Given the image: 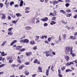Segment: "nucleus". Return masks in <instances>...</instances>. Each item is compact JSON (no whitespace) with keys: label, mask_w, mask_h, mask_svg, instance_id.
Masks as SVG:
<instances>
[{"label":"nucleus","mask_w":77,"mask_h":77,"mask_svg":"<svg viewBox=\"0 0 77 77\" xmlns=\"http://www.w3.org/2000/svg\"><path fill=\"white\" fill-rule=\"evenodd\" d=\"M65 51L66 52H68V53H70V54L73 57L75 56V54L72 53V47L66 48Z\"/></svg>","instance_id":"obj_1"},{"label":"nucleus","mask_w":77,"mask_h":77,"mask_svg":"<svg viewBox=\"0 0 77 77\" xmlns=\"http://www.w3.org/2000/svg\"><path fill=\"white\" fill-rule=\"evenodd\" d=\"M50 67H51V66H48V69H47L46 72V75L47 76H48V72H49V70H50Z\"/></svg>","instance_id":"obj_2"},{"label":"nucleus","mask_w":77,"mask_h":77,"mask_svg":"<svg viewBox=\"0 0 77 77\" xmlns=\"http://www.w3.org/2000/svg\"><path fill=\"white\" fill-rule=\"evenodd\" d=\"M26 54L27 56H30V55L32 54V53L31 52H26Z\"/></svg>","instance_id":"obj_3"},{"label":"nucleus","mask_w":77,"mask_h":77,"mask_svg":"<svg viewBox=\"0 0 77 77\" xmlns=\"http://www.w3.org/2000/svg\"><path fill=\"white\" fill-rule=\"evenodd\" d=\"M0 53L1 54H2L1 56H6L8 54L5 53V52H1L0 51Z\"/></svg>","instance_id":"obj_4"},{"label":"nucleus","mask_w":77,"mask_h":77,"mask_svg":"<svg viewBox=\"0 0 77 77\" xmlns=\"http://www.w3.org/2000/svg\"><path fill=\"white\" fill-rule=\"evenodd\" d=\"M48 20V18L46 17L44 18L43 19H41V20H42V21H47Z\"/></svg>","instance_id":"obj_5"},{"label":"nucleus","mask_w":77,"mask_h":77,"mask_svg":"<svg viewBox=\"0 0 77 77\" xmlns=\"http://www.w3.org/2000/svg\"><path fill=\"white\" fill-rule=\"evenodd\" d=\"M16 42H17V40H14L11 43L10 45L12 46V45L14 44H15V43H16Z\"/></svg>","instance_id":"obj_6"},{"label":"nucleus","mask_w":77,"mask_h":77,"mask_svg":"<svg viewBox=\"0 0 77 77\" xmlns=\"http://www.w3.org/2000/svg\"><path fill=\"white\" fill-rule=\"evenodd\" d=\"M7 42H6V41H4L2 44L1 45V46H2V47H3V46H5V44H6Z\"/></svg>","instance_id":"obj_7"},{"label":"nucleus","mask_w":77,"mask_h":77,"mask_svg":"<svg viewBox=\"0 0 77 77\" xmlns=\"http://www.w3.org/2000/svg\"><path fill=\"white\" fill-rule=\"evenodd\" d=\"M22 48V46H18L16 48V50H20L21 48Z\"/></svg>","instance_id":"obj_8"},{"label":"nucleus","mask_w":77,"mask_h":77,"mask_svg":"<svg viewBox=\"0 0 77 77\" xmlns=\"http://www.w3.org/2000/svg\"><path fill=\"white\" fill-rule=\"evenodd\" d=\"M31 29H32V28L29 26H27L25 27V29H26V30H31Z\"/></svg>","instance_id":"obj_9"},{"label":"nucleus","mask_w":77,"mask_h":77,"mask_svg":"<svg viewBox=\"0 0 77 77\" xmlns=\"http://www.w3.org/2000/svg\"><path fill=\"white\" fill-rule=\"evenodd\" d=\"M60 12L62 13L63 14H66V11H65L63 10H60Z\"/></svg>","instance_id":"obj_10"},{"label":"nucleus","mask_w":77,"mask_h":77,"mask_svg":"<svg viewBox=\"0 0 77 77\" xmlns=\"http://www.w3.org/2000/svg\"><path fill=\"white\" fill-rule=\"evenodd\" d=\"M29 43L31 45H35L36 44L35 41H30L29 42Z\"/></svg>","instance_id":"obj_11"},{"label":"nucleus","mask_w":77,"mask_h":77,"mask_svg":"<svg viewBox=\"0 0 77 77\" xmlns=\"http://www.w3.org/2000/svg\"><path fill=\"white\" fill-rule=\"evenodd\" d=\"M65 59L67 61H69V58L68 56H66L65 57Z\"/></svg>","instance_id":"obj_12"},{"label":"nucleus","mask_w":77,"mask_h":77,"mask_svg":"<svg viewBox=\"0 0 77 77\" xmlns=\"http://www.w3.org/2000/svg\"><path fill=\"white\" fill-rule=\"evenodd\" d=\"M71 64H73V62H68L66 63V65L67 66H69V65H70Z\"/></svg>","instance_id":"obj_13"},{"label":"nucleus","mask_w":77,"mask_h":77,"mask_svg":"<svg viewBox=\"0 0 77 77\" xmlns=\"http://www.w3.org/2000/svg\"><path fill=\"white\" fill-rule=\"evenodd\" d=\"M24 67V65H21L19 66V68L20 69H23Z\"/></svg>","instance_id":"obj_14"},{"label":"nucleus","mask_w":77,"mask_h":77,"mask_svg":"<svg viewBox=\"0 0 77 77\" xmlns=\"http://www.w3.org/2000/svg\"><path fill=\"white\" fill-rule=\"evenodd\" d=\"M12 58H11V59L9 60V63H12L13 62V60Z\"/></svg>","instance_id":"obj_15"},{"label":"nucleus","mask_w":77,"mask_h":77,"mask_svg":"<svg viewBox=\"0 0 77 77\" xmlns=\"http://www.w3.org/2000/svg\"><path fill=\"white\" fill-rule=\"evenodd\" d=\"M2 19L4 20L6 19V16H5V14H2Z\"/></svg>","instance_id":"obj_16"},{"label":"nucleus","mask_w":77,"mask_h":77,"mask_svg":"<svg viewBox=\"0 0 77 77\" xmlns=\"http://www.w3.org/2000/svg\"><path fill=\"white\" fill-rule=\"evenodd\" d=\"M39 38V36L38 35H37L35 37V41H38Z\"/></svg>","instance_id":"obj_17"},{"label":"nucleus","mask_w":77,"mask_h":77,"mask_svg":"<svg viewBox=\"0 0 77 77\" xmlns=\"http://www.w3.org/2000/svg\"><path fill=\"white\" fill-rule=\"evenodd\" d=\"M29 41L27 39H24V43H28L29 42Z\"/></svg>","instance_id":"obj_18"},{"label":"nucleus","mask_w":77,"mask_h":77,"mask_svg":"<svg viewBox=\"0 0 77 77\" xmlns=\"http://www.w3.org/2000/svg\"><path fill=\"white\" fill-rule=\"evenodd\" d=\"M24 72L25 74V75H29V72L27 70H25Z\"/></svg>","instance_id":"obj_19"},{"label":"nucleus","mask_w":77,"mask_h":77,"mask_svg":"<svg viewBox=\"0 0 77 77\" xmlns=\"http://www.w3.org/2000/svg\"><path fill=\"white\" fill-rule=\"evenodd\" d=\"M11 23L12 24H16L17 23V20H13L12 21Z\"/></svg>","instance_id":"obj_20"},{"label":"nucleus","mask_w":77,"mask_h":77,"mask_svg":"<svg viewBox=\"0 0 77 77\" xmlns=\"http://www.w3.org/2000/svg\"><path fill=\"white\" fill-rule=\"evenodd\" d=\"M58 3V2L56 1H54L53 2V5H56V4H57Z\"/></svg>","instance_id":"obj_21"},{"label":"nucleus","mask_w":77,"mask_h":77,"mask_svg":"<svg viewBox=\"0 0 77 77\" xmlns=\"http://www.w3.org/2000/svg\"><path fill=\"white\" fill-rule=\"evenodd\" d=\"M66 34H63V39H65L66 38Z\"/></svg>","instance_id":"obj_22"},{"label":"nucleus","mask_w":77,"mask_h":77,"mask_svg":"<svg viewBox=\"0 0 77 77\" xmlns=\"http://www.w3.org/2000/svg\"><path fill=\"white\" fill-rule=\"evenodd\" d=\"M23 1H21L20 2V6H23Z\"/></svg>","instance_id":"obj_23"},{"label":"nucleus","mask_w":77,"mask_h":77,"mask_svg":"<svg viewBox=\"0 0 77 77\" xmlns=\"http://www.w3.org/2000/svg\"><path fill=\"white\" fill-rule=\"evenodd\" d=\"M14 4V2L12 1L10 2V5L11 6H12V5Z\"/></svg>","instance_id":"obj_24"},{"label":"nucleus","mask_w":77,"mask_h":77,"mask_svg":"<svg viewBox=\"0 0 77 77\" xmlns=\"http://www.w3.org/2000/svg\"><path fill=\"white\" fill-rule=\"evenodd\" d=\"M38 71H40V72H42V69H41V66H39L38 68Z\"/></svg>","instance_id":"obj_25"},{"label":"nucleus","mask_w":77,"mask_h":77,"mask_svg":"<svg viewBox=\"0 0 77 77\" xmlns=\"http://www.w3.org/2000/svg\"><path fill=\"white\" fill-rule=\"evenodd\" d=\"M66 12L69 13V12H71V10L69 9H66Z\"/></svg>","instance_id":"obj_26"},{"label":"nucleus","mask_w":77,"mask_h":77,"mask_svg":"<svg viewBox=\"0 0 77 77\" xmlns=\"http://www.w3.org/2000/svg\"><path fill=\"white\" fill-rule=\"evenodd\" d=\"M50 24H51V25L55 24H56V22H55L54 21H51V22Z\"/></svg>","instance_id":"obj_27"},{"label":"nucleus","mask_w":77,"mask_h":77,"mask_svg":"<svg viewBox=\"0 0 77 77\" xmlns=\"http://www.w3.org/2000/svg\"><path fill=\"white\" fill-rule=\"evenodd\" d=\"M48 40L49 42H50L51 41V37H49L48 39Z\"/></svg>","instance_id":"obj_28"},{"label":"nucleus","mask_w":77,"mask_h":77,"mask_svg":"<svg viewBox=\"0 0 77 77\" xmlns=\"http://www.w3.org/2000/svg\"><path fill=\"white\" fill-rule=\"evenodd\" d=\"M13 29V27H11V28H9L8 29V32H11V30H12V29Z\"/></svg>","instance_id":"obj_29"},{"label":"nucleus","mask_w":77,"mask_h":77,"mask_svg":"<svg viewBox=\"0 0 77 77\" xmlns=\"http://www.w3.org/2000/svg\"><path fill=\"white\" fill-rule=\"evenodd\" d=\"M69 71H72V70L69 69H67L66 70V72H69Z\"/></svg>","instance_id":"obj_30"},{"label":"nucleus","mask_w":77,"mask_h":77,"mask_svg":"<svg viewBox=\"0 0 77 77\" xmlns=\"http://www.w3.org/2000/svg\"><path fill=\"white\" fill-rule=\"evenodd\" d=\"M16 15H17V17H20V16H21V14L20 13H18V14H16Z\"/></svg>","instance_id":"obj_31"},{"label":"nucleus","mask_w":77,"mask_h":77,"mask_svg":"<svg viewBox=\"0 0 77 77\" xmlns=\"http://www.w3.org/2000/svg\"><path fill=\"white\" fill-rule=\"evenodd\" d=\"M66 16L67 17H69L70 16H71V14H66Z\"/></svg>","instance_id":"obj_32"},{"label":"nucleus","mask_w":77,"mask_h":77,"mask_svg":"<svg viewBox=\"0 0 77 77\" xmlns=\"http://www.w3.org/2000/svg\"><path fill=\"white\" fill-rule=\"evenodd\" d=\"M3 6H4V5L2 3H0V7L1 8H2L3 7Z\"/></svg>","instance_id":"obj_33"},{"label":"nucleus","mask_w":77,"mask_h":77,"mask_svg":"<svg viewBox=\"0 0 77 77\" xmlns=\"http://www.w3.org/2000/svg\"><path fill=\"white\" fill-rule=\"evenodd\" d=\"M25 50H26V49L25 48H23L20 50V52H22V51H25Z\"/></svg>","instance_id":"obj_34"},{"label":"nucleus","mask_w":77,"mask_h":77,"mask_svg":"<svg viewBox=\"0 0 77 77\" xmlns=\"http://www.w3.org/2000/svg\"><path fill=\"white\" fill-rule=\"evenodd\" d=\"M65 28H66L67 30H70L71 29V27H68V26H66Z\"/></svg>","instance_id":"obj_35"},{"label":"nucleus","mask_w":77,"mask_h":77,"mask_svg":"<svg viewBox=\"0 0 77 77\" xmlns=\"http://www.w3.org/2000/svg\"><path fill=\"white\" fill-rule=\"evenodd\" d=\"M33 50H36L37 49V47L35 46L33 47L32 48Z\"/></svg>","instance_id":"obj_36"},{"label":"nucleus","mask_w":77,"mask_h":77,"mask_svg":"<svg viewBox=\"0 0 77 77\" xmlns=\"http://www.w3.org/2000/svg\"><path fill=\"white\" fill-rule=\"evenodd\" d=\"M20 43H24V39L20 40Z\"/></svg>","instance_id":"obj_37"},{"label":"nucleus","mask_w":77,"mask_h":77,"mask_svg":"<svg viewBox=\"0 0 77 77\" xmlns=\"http://www.w3.org/2000/svg\"><path fill=\"white\" fill-rule=\"evenodd\" d=\"M37 62H38V60L36 59L34 61L33 63H37Z\"/></svg>","instance_id":"obj_38"},{"label":"nucleus","mask_w":77,"mask_h":77,"mask_svg":"<svg viewBox=\"0 0 77 77\" xmlns=\"http://www.w3.org/2000/svg\"><path fill=\"white\" fill-rule=\"evenodd\" d=\"M70 37L71 39H75V38L74 36H70Z\"/></svg>","instance_id":"obj_39"},{"label":"nucleus","mask_w":77,"mask_h":77,"mask_svg":"<svg viewBox=\"0 0 77 77\" xmlns=\"http://www.w3.org/2000/svg\"><path fill=\"white\" fill-rule=\"evenodd\" d=\"M17 62H19L20 63H21V62H22V61L20 60H17Z\"/></svg>","instance_id":"obj_40"},{"label":"nucleus","mask_w":77,"mask_h":77,"mask_svg":"<svg viewBox=\"0 0 77 77\" xmlns=\"http://www.w3.org/2000/svg\"><path fill=\"white\" fill-rule=\"evenodd\" d=\"M56 17H54L52 18V21H54L55 20H56Z\"/></svg>","instance_id":"obj_41"},{"label":"nucleus","mask_w":77,"mask_h":77,"mask_svg":"<svg viewBox=\"0 0 77 77\" xmlns=\"http://www.w3.org/2000/svg\"><path fill=\"white\" fill-rule=\"evenodd\" d=\"M65 6L66 7H68L69 6V3H67L65 4Z\"/></svg>","instance_id":"obj_42"},{"label":"nucleus","mask_w":77,"mask_h":77,"mask_svg":"<svg viewBox=\"0 0 77 77\" xmlns=\"http://www.w3.org/2000/svg\"><path fill=\"white\" fill-rule=\"evenodd\" d=\"M65 69V67L64 66H63L61 68V69L62 71H63V70H64V69Z\"/></svg>","instance_id":"obj_43"},{"label":"nucleus","mask_w":77,"mask_h":77,"mask_svg":"<svg viewBox=\"0 0 77 77\" xmlns=\"http://www.w3.org/2000/svg\"><path fill=\"white\" fill-rule=\"evenodd\" d=\"M6 7H8L9 6V2H8L7 4H6Z\"/></svg>","instance_id":"obj_44"},{"label":"nucleus","mask_w":77,"mask_h":77,"mask_svg":"<svg viewBox=\"0 0 77 77\" xmlns=\"http://www.w3.org/2000/svg\"><path fill=\"white\" fill-rule=\"evenodd\" d=\"M62 23H63V24H67V22H65L63 21H62Z\"/></svg>","instance_id":"obj_45"},{"label":"nucleus","mask_w":77,"mask_h":77,"mask_svg":"<svg viewBox=\"0 0 77 77\" xmlns=\"http://www.w3.org/2000/svg\"><path fill=\"white\" fill-rule=\"evenodd\" d=\"M8 35H12V34H13V33H11V32H8Z\"/></svg>","instance_id":"obj_46"},{"label":"nucleus","mask_w":77,"mask_h":77,"mask_svg":"<svg viewBox=\"0 0 77 77\" xmlns=\"http://www.w3.org/2000/svg\"><path fill=\"white\" fill-rule=\"evenodd\" d=\"M2 61L3 62H5V58H3L2 59Z\"/></svg>","instance_id":"obj_47"},{"label":"nucleus","mask_w":77,"mask_h":77,"mask_svg":"<svg viewBox=\"0 0 77 77\" xmlns=\"http://www.w3.org/2000/svg\"><path fill=\"white\" fill-rule=\"evenodd\" d=\"M25 11H28V10H30L29 7H26L25 9Z\"/></svg>","instance_id":"obj_48"},{"label":"nucleus","mask_w":77,"mask_h":77,"mask_svg":"<svg viewBox=\"0 0 77 77\" xmlns=\"http://www.w3.org/2000/svg\"><path fill=\"white\" fill-rule=\"evenodd\" d=\"M44 26H48V24L47 23H45L44 24Z\"/></svg>","instance_id":"obj_49"},{"label":"nucleus","mask_w":77,"mask_h":77,"mask_svg":"<svg viewBox=\"0 0 77 77\" xmlns=\"http://www.w3.org/2000/svg\"><path fill=\"white\" fill-rule=\"evenodd\" d=\"M65 2L66 3H69L70 1L69 0H65Z\"/></svg>","instance_id":"obj_50"},{"label":"nucleus","mask_w":77,"mask_h":77,"mask_svg":"<svg viewBox=\"0 0 77 77\" xmlns=\"http://www.w3.org/2000/svg\"><path fill=\"white\" fill-rule=\"evenodd\" d=\"M25 64L26 65H29L30 63H29V62H27L26 63H25Z\"/></svg>","instance_id":"obj_51"},{"label":"nucleus","mask_w":77,"mask_h":77,"mask_svg":"<svg viewBox=\"0 0 77 77\" xmlns=\"http://www.w3.org/2000/svg\"><path fill=\"white\" fill-rule=\"evenodd\" d=\"M5 65H5V64H2L1 65V67H3V66H5Z\"/></svg>","instance_id":"obj_52"},{"label":"nucleus","mask_w":77,"mask_h":77,"mask_svg":"<svg viewBox=\"0 0 77 77\" xmlns=\"http://www.w3.org/2000/svg\"><path fill=\"white\" fill-rule=\"evenodd\" d=\"M52 53L54 55H56V53L54 51H52Z\"/></svg>","instance_id":"obj_53"},{"label":"nucleus","mask_w":77,"mask_h":77,"mask_svg":"<svg viewBox=\"0 0 77 77\" xmlns=\"http://www.w3.org/2000/svg\"><path fill=\"white\" fill-rule=\"evenodd\" d=\"M54 68V66L53 65L51 67V71H54V70L53 69Z\"/></svg>","instance_id":"obj_54"},{"label":"nucleus","mask_w":77,"mask_h":77,"mask_svg":"<svg viewBox=\"0 0 77 77\" xmlns=\"http://www.w3.org/2000/svg\"><path fill=\"white\" fill-rule=\"evenodd\" d=\"M50 15H52V16H54V14H53V13H50Z\"/></svg>","instance_id":"obj_55"},{"label":"nucleus","mask_w":77,"mask_h":77,"mask_svg":"<svg viewBox=\"0 0 77 77\" xmlns=\"http://www.w3.org/2000/svg\"><path fill=\"white\" fill-rule=\"evenodd\" d=\"M11 66H12V67H15V66H16V65H15V64H12L11 65Z\"/></svg>","instance_id":"obj_56"},{"label":"nucleus","mask_w":77,"mask_h":77,"mask_svg":"<svg viewBox=\"0 0 77 77\" xmlns=\"http://www.w3.org/2000/svg\"><path fill=\"white\" fill-rule=\"evenodd\" d=\"M12 58V57H10L8 58H7V60H9V59H11V58Z\"/></svg>","instance_id":"obj_57"},{"label":"nucleus","mask_w":77,"mask_h":77,"mask_svg":"<svg viewBox=\"0 0 77 77\" xmlns=\"http://www.w3.org/2000/svg\"><path fill=\"white\" fill-rule=\"evenodd\" d=\"M39 20H38L36 21V23L38 24V23H39Z\"/></svg>","instance_id":"obj_58"},{"label":"nucleus","mask_w":77,"mask_h":77,"mask_svg":"<svg viewBox=\"0 0 77 77\" xmlns=\"http://www.w3.org/2000/svg\"><path fill=\"white\" fill-rule=\"evenodd\" d=\"M40 38L41 39H44V37L43 35L42 36V37H40Z\"/></svg>","instance_id":"obj_59"},{"label":"nucleus","mask_w":77,"mask_h":77,"mask_svg":"<svg viewBox=\"0 0 77 77\" xmlns=\"http://www.w3.org/2000/svg\"><path fill=\"white\" fill-rule=\"evenodd\" d=\"M35 75H36V74H34L32 75V77H35Z\"/></svg>","instance_id":"obj_60"},{"label":"nucleus","mask_w":77,"mask_h":77,"mask_svg":"<svg viewBox=\"0 0 77 77\" xmlns=\"http://www.w3.org/2000/svg\"><path fill=\"white\" fill-rule=\"evenodd\" d=\"M73 17L74 18H76L77 17V14L75 15Z\"/></svg>","instance_id":"obj_61"},{"label":"nucleus","mask_w":77,"mask_h":77,"mask_svg":"<svg viewBox=\"0 0 77 77\" xmlns=\"http://www.w3.org/2000/svg\"><path fill=\"white\" fill-rule=\"evenodd\" d=\"M14 6L15 8H17V7H18V5L16 4L14 5Z\"/></svg>","instance_id":"obj_62"},{"label":"nucleus","mask_w":77,"mask_h":77,"mask_svg":"<svg viewBox=\"0 0 77 77\" xmlns=\"http://www.w3.org/2000/svg\"><path fill=\"white\" fill-rule=\"evenodd\" d=\"M59 77H62V75L60 74H59Z\"/></svg>","instance_id":"obj_63"},{"label":"nucleus","mask_w":77,"mask_h":77,"mask_svg":"<svg viewBox=\"0 0 77 77\" xmlns=\"http://www.w3.org/2000/svg\"><path fill=\"white\" fill-rule=\"evenodd\" d=\"M10 77H15V75H13L11 76Z\"/></svg>","instance_id":"obj_64"}]
</instances>
